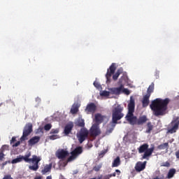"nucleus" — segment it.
Returning <instances> with one entry per match:
<instances>
[{
  "instance_id": "35",
  "label": "nucleus",
  "mask_w": 179,
  "mask_h": 179,
  "mask_svg": "<svg viewBox=\"0 0 179 179\" xmlns=\"http://www.w3.org/2000/svg\"><path fill=\"white\" fill-rule=\"evenodd\" d=\"M122 93H124V94H127L128 96L129 94H131V92H129V90H128L127 88H124V85H123V88L122 90Z\"/></svg>"
},
{
  "instance_id": "53",
  "label": "nucleus",
  "mask_w": 179,
  "mask_h": 179,
  "mask_svg": "<svg viewBox=\"0 0 179 179\" xmlns=\"http://www.w3.org/2000/svg\"><path fill=\"white\" fill-rule=\"evenodd\" d=\"M0 160H2V157H0Z\"/></svg>"
},
{
  "instance_id": "52",
  "label": "nucleus",
  "mask_w": 179,
  "mask_h": 179,
  "mask_svg": "<svg viewBox=\"0 0 179 179\" xmlns=\"http://www.w3.org/2000/svg\"><path fill=\"white\" fill-rule=\"evenodd\" d=\"M32 157H37V156H36V155H34V156H32Z\"/></svg>"
},
{
  "instance_id": "11",
  "label": "nucleus",
  "mask_w": 179,
  "mask_h": 179,
  "mask_svg": "<svg viewBox=\"0 0 179 179\" xmlns=\"http://www.w3.org/2000/svg\"><path fill=\"white\" fill-rule=\"evenodd\" d=\"M56 157H69V152L66 148L65 149H58L55 152Z\"/></svg>"
},
{
  "instance_id": "38",
  "label": "nucleus",
  "mask_w": 179,
  "mask_h": 179,
  "mask_svg": "<svg viewBox=\"0 0 179 179\" xmlns=\"http://www.w3.org/2000/svg\"><path fill=\"white\" fill-rule=\"evenodd\" d=\"M94 86H95L96 89H100V87H101V85L96 81L94 82Z\"/></svg>"
},
{
  "instance_id": "51",
  "label": "nucleus",
  "mask_w": 179,
  "mask_h": 179,
  "mask_svg": "<svg viewBox=\"0 0 179 179\" xmlns=\"http://www.w3.org/2000/svg\"><path fill=\"white\" fill-rule=\"evenodd\" d=\"M17 157H23V156L19 155Z\"/></svg>"
},
{
  "instance_id": "14",
  "label": "nucleus",
  "mask_w": 179,
  "mask_h": 179,
  "mask_svg": "<svg viewBox=\"0 0 179 179\" xmlns=\"http://www.w3.org/2000/svg\"><path fill=\"white\" fill-rule=\"evenodd\" d=\"M9 153V145H3L0 148V157H5Z\"/></svg>"
},
{
  "instance_id": "47",
  "label": "nucleus",
  "mask_w": 179,
  "mask_h": 179,
  "mask_svg": "<svg viewBox=\"0 0 179 179\" xmlns=\"http://www.w3.org/2000/svg\"><path fill=\"white\" fill-rule=\"evenodd\" d=\"M176 157H179V150L176 152Z\"/></svg>"
},
{
  "instance_id": "10",
  "label": "nucleus",
  "mask_w": 179,
  "mask_h": 179,
  "mask_svg": "<svg viewBox=\"0 0 179 179\" xmlns=\"http://www.w3.org/2000/svg\"><path fill=\"white\" fill-rule=\"evenodd\" d=\"M85 111L87 114H94L97 111V106L96 103L91 102L87 105Z\"/></svg>"
},
{
  "instance_id": "22",
  "label": "nucleus",
  "mask_w": 179,
  "mask_h": 179,
  "mask_svg": "<svg viewBox=\"0 0 179 179\" xmlns=\"http://www.w3.org/2000/svg\"><path fill=\"white\" fill-rule=\"evenodd\" d=\"M150 98V95L145 94L143 97V101H142V106L143 108L145 107H148V106H149V99Z\"/></svg>"
},
{
  "instance_id": "54",
  "label": "nucleus",
  "mask_w": 179,
  "mask_h": 179,
  "mask_svg": "<svg viewBox=\"0 0 179 179\" xmlns=\"http://www.w3.org/2000/svg\"><path fill=\"white\" fill-rule=\"evenodd\" d=\"M0 90H1V86H0Z\"/></svg>"
},
{
  "instance_id": "28",
  "label": "nucleus",
  "mask_w": 179,
  "mask_h": 179,
  "mask_svg": "<svg viewBox=\"0 0 179 179\" xmlns=\"http://www.w3.org/2000/svg\"><path fill=\"white\" fill-rule=\"evenodd\" d=\"M157 149L159 150H164V149H169V143H162L157 146Z\"/></svg>"
},
{
  "instance_id": "2",
  "label": "nucleus",
  "mask_w": 179,
  "mask_h": 179,
  "mask_svg": "<svg viewBox=\"0 0 179 179\" xmlns=\"http://www.w3.org/2000/svg\"><path fill=\"white\" fill-rule=\"evenodd\" d=\"M169 103H170V99L169 98H166L165 99L157 98L152 101L150 107L151 110H153L154 115H155V117H159L166 114Z\"/></svg>"
},
{
  "instance_id": "24",
  "label": "nucleus",
  "mask_w": 179,
  "mask_h": 179,
  "mask_svg": "<svg viewBox=\"0 0 179 179\" xmlns=\"http://www.w3.org/2000/svg\"><path fill=\"white\" fill-rule=\"evenodd\" d=\"M153 92H155V83H152L151 85L148 87L146 94L148 96H151Z\"/></svg>"
},
{
  "instance_id": "49",
  "label": "nucleus",
  "mask_w": 179,
  "mask_h": 179,
  "mask_svg": "<svg viewBox=\"0 0 179 179\" xmlns=\"http://www.w3.org/2000/svg\"><path fill=\"white\" fill-rule=\"evenodd\" d=\"M46 179H52V177H51V176H48V177L46 178Z\"/></svg>"
},
{
  "instance_id": "40",
  "label": "nucleus",
  "mask_w": 179,
  "mask_h": 179,
  "mask_svg": "<svg viewBox=\"0 0 179 179\" xmlns=\"http://www.w3.org/2000/svg\"><path fill=\"white\" fill-rule=\"evenodd\" d=\"M20 145V141L16 142L15 144L13 145V148H17Z\"/></svg>"
},
{
  "instance_id": "31",
  "label": "nucleus",
  "mask_w": 179,
  "mask_h": 179,
  "mask_svg": "<svg viewBox=\"0 0 179 179\" xmlns=\"http://www.w3.org/2000/svg\"><path fill=\"white\" fill-rule=\"evenodd\" d=\"M77 125H78V127H80L81 128L85 127V120L79 119L77 121Z\"/></svg>"
},
{
  "instance_id": "20",
  "label": "nucleus",
  "mask_w": 179,
  "mask_h": 179,
  "mask_svg": "<svg viewBox=\"0 0 179 179\" xmlns=\"http://www.w3.org/2000/svg\"><path fill=\"white\" fill-rule=\"evenodd\" d=\"M52 166H55L54 162H51L49 164L45 166L44 169L42 170V174H47L49 171H51V169H52Z\"/></svg>"
},
{
  "instance_id": "3",
  "label": "nucleus",
  "mask_w": 179,
  "mask_h": 179,
  "mask_svg": "<svg viewBox=\"0 0 179 179\" xmlns=\"http://www.w3.org/2000/svg\"><path fill=\"white\" fill-rule=\"evenodd\" d=\"M117 67L115 66V63H113L109 69L107 70V73L106 74V83H110L111 82V76H113V80H117L120 75L124 72V69L122 68L118 69L115 73V70Z\"/></svg>"
},
{
  "instance_id": "26",
  "label": "nucleus",
  "mask_w": 179,
  "mask_h": 179,
  "mask_svg": "<svg viewBox=\"0 0 179 179\" xmlns=\"http://www.w3.org/2000/svg\"><path fill=\"white\" fill-rule=\"evenodd\" d=\"M112 127L110 129H107L106 134V135H110L113 131H114V128L115 127V124H113V122L108 124V127Z\"/></svg>"
},
{
  "instance_id": "30",
  "label": "nucleus",
  "mask_w": 179,
  "mask_h": 179,
  "mask_svg": "<svg viewBox=\"0 0 179 179\" xmlns=\"http://www.w3.org/2000/svg\"><path fill=\"white\" fill-rule=\"evenodd\" d=\"M79 111V108H78V106L76 105H73L71 109V114H76Z\"/></svg>"
},
{
  "instance_id": "36",
  "label": "nucleus",
  "mask_w": 179,
  "mask_h": 179,
  "mask_svg": "<svg viewBox=\"0 0 179 179\" xmlns=\"http://www.w3.org/2000/svg\"><path fill=\"white\" fill-rule=\"evenodd\" d=\"M51 128H52V125H51V124H47L44 126L45 131H50Z\"/></svg>"
},
{
  "instance_id": "48",
  "label": "nucleus",
  "mask_w": 179,
  "mask_h": 179,
  "mask_svg": "<svg viewBox=\"0 0 179 179\" xmlns=\"http://www.w3.org/2000/svg\"><path fill=\"white\" fill-rule=\"evenodd\" d=\"M34 179H41V176H36Z\"/></svg>"
},
{
  "instance_id": "43",
  "label": "nucleus",
  "mask_w": 179,
  "mask_h": 179,
  "mask_svg": "<svg viewBox=\"0 0 179 179\" xmlns=\"http://www.w3.org/2000/svg\"><path fill=\"white\" fill-rule=\"evenodd\" d=\"M94 170L95 171H99V170H100V167L95 166V167L94 168Z\"/></svg>"
},
{
  "instance_id": "23",
  "label": "nucleus",
  "mask_w": 179,
  "mask_h": 179,
  "mask_svg": "<svg viewBox=\"0 0 179 179\" xmlns=\"http://www.w3.org/2000/svg\"><path fill=\"white\" fill-rule=\"evenodd\" d=\"M153 128H155L153 124L150 122H148L146 124L145 134H150L153 131Z\"/></svg>"
},
{
  "instance_id": "17",
  "label": "nucleus",
  "mask_w": 179,
  "mask_h": 179,
  "mask_svg": "<svg viewBox=\"0 0 179 179\" xmlns=\"http://www.w3.org/2000/svg\"><path fill=\"white\" fill-rule=\"evenodd\" d=\"M124 87V85L121 84L120 87H113L110 89V92L112 94H121L122 93V89Z\"/></svg>"
},
{
  "instance_id": "50",
  "label": "nucleus",
  "mask_w": 179,
  "mask_h": 179,
  "mask_svg": "<svg viewBox=\"0 0 179 179\" xmlns=\"http://www.w3.org/2000/svg\"><path fill=\"white\" fill-rule=\"evenodd\" d=\"M24 157H30V155H26Z\"/></svg>"
},
{
  "instance_id": "13",
  "label": "nucleus",
  "mask_w": 179,
  "mask_h": 179,
  "mask_svg": "<svg viewBox=\"0 0 179 179\" xmlns=\"http://www.w3.org/2000/svg\"><path fill=\"white\" fill-rule=\"evenodd\" d=\"M104 120H107V116L103 115L101 113L95 114V124L96 125H100V124L104 122Z\"/></svg>"
},
{
  "instance_id": "9",
  "label": "nucleus",
  "mask_w": 179,
  "mask_h": 179,
  "mask_svg": "<svg viewBox=\"0 0 179 179\" xmlns=\"http://www.w3.org/2000/svg\"><path fill=\"white\" fill-rule=\"evenodd\" d=\"M89 136V131L86 128H82L78 134V138L80 143H83L86 138Z\"/></svg>"
},
{
  "instance_id": "37",
  "label": "nucleus",
  "mask_w": 179,
  "mask_h": 179,
  "mask_svg": "<svg viewBox=\"0 0 179 179\" xmlns=\"http://www.w3.org/2000/svg\"><path fill=\"white\" fill-rule=\"evenodd\" d=\"M59 132V129H52L50 131V134H58Z\"/></svg>"
},
{
  "instance_id": "15",
  "label": "nucleus",
  "mask_w": 179,
  "mask_h": 179,
  "mask_svg": "<svg viewBox=\"0 0 179 179\" xmlns=\"http://www.w3.org/2000/svg\"><path fill=\"white\" fill-rule=\"evenodd\" d=\"M83 152V148L80 146L76 147L71 152L70 157H78L79 155H82Z\"/></svg>"
},
{
  "instance_id": "46",
  "label": "nucleus",
  "mask_w": 179,
  "mask_h": 179,
  "mask_svg": "<svg viewBox=\"0 0 179 179\" xmlns=\"http://www.w3.org/2000/svg\"><path fill=\"white\" fill-rule=\"evenodd\" d=\"M8 164V162H5L2 164L3 167Z\"/></svg>"
},
{
  "instance_id": "29",
  "label": "nucleus",
  "mask_w": 179,
  "mask_h": 179,
  "mask_svg": "<svg viewBox=\"0 0 179 179\" xmlns=\"http://www.w3.org/2000/svg\"><path fill=\"white\" fill-rule=\"evenodd\" d=\"M24 157H17L12 160V164H16V163H20L22 160H24Z\"/></svg>"
},
{
  "instance_id": "42",
  "label": "nucleus",
  "mask_w": 179,
  "mask_h": 179,
  "mask_svg": "<svg viewBox=\"0 0 179 179\" xmlns=\"http://www.w3.org/2000/svg\"><path fill=\"white\" fill-rule=\"evenodd\" d=\"M115 173H117V176H120V174H121V171H120L119 169H116Z\"/></svg>"
},
{
  "instance_id": "27",
  "label": "nucleus",
  "mask_w": 179,
  "mask_h": 179,
  "mask_svg": "<svg viewBox=\"0 0 179 179\" xmlns=\"http://www.w3.org/2000/svg\"><path fill=\"white\" fill-rule=\"evenodd\" d=\"M120 164H121V160L120 159V157H117L114 159L112 164V167H118Z\"/></svg>"
},
{
  "instance_id": "18",
  "label": "nucleus",
  "mask_w": 179,
  "mask_h": 179,
  "mask_svg": "<svg viewBox=\"0 0 179 179\" xmlns=\"http://www.w3.org/2000/svg\"><path fill=\"white\" fill-rule=\"evenodd\" d=\"M72 129H73V123H69L64 127V134L65 135H69L72 132Z\"/></svg>"
},
{
  "instance_id": "45",
  "label": "nucleus",
  "mask_w": 179,
  "mask_h": 179,
  "mask_svg": "<svg viewBox=\"0 0 179 179\" xmlns=\"http://www.w3.org/2000/svg\"><path fill=\"white\" fill-rule=\"evenodd\" d=\"M111 178V177L110 176V175H107L106 176H104V178L103 179H110Z\"/></svg>"
},
{
  "instance_id": "25",
  "label": "nucleus",
  "mask_w": 179,
  "mask_h": 179,
  "mask_svg": "<svg viewBox=\"0 0 179 179\" xmlns=\"http://www.w3.org/2000/svg\"><path fill=\"white\" fill-rule=\"evenodd\" d=\"M148 148H149V145H148V143L143 144L138 148L139 153H145L146 152V150H148Z\"/></svg>"
},
{
  "instance_id": "6",
  "label": "nucleus",
  "mask_w": 179,
  "mask_h": 179,
  "mask_svg": "<svg viewBox=\"0 0 179 179\" xmlns=\"http://www.w3.org/2000/svg\"><path fill=\"white\" fill-rule=\"evenodd\" d=\"M179 128V117H176L168 125L167 134H176Z\"/></svg>"
},
{
  "instance_id": "33",
  "label": "nucleus",
  "mask_w": 179,
  "mask_h": 179,
  "mask_svg": "<svg viewBox=\"0 0 179 179\" xmlns=\"http://www.w3.org/2000/svg\"><path fill=\"white\" fill-rule=\"evenodd\" d=\"M49 139L51 141H55V139H59V136L57 134H53L49 136Z\"/></svg>"
},
{
  "instance_id": "16",
  "label": "nucleus",
  "mask_w": 179,
  "mask_h": 179,
  "mask_svg": "<svg viewBox=\"0 0 179 179\" xmlns=\"http://www.w3.org/2000/svg\"><path fill=\"white\" fill-rule=\"evenodd\" d=\"M60 159V164L63 166V167H65L68 163L71 162H73L76 157H69L68 159H66L65 157H59Z\"/></svg>"
},
{
  "instance_id": "44",
  "label": "nucleus",
  "mask_w": 179,
  "mask_h": 179,
  "mask_svg": "<svg viewBox=\"0 0 179 179\" xmlns=\"http://www.w3.org/2000/svg\"><path fill=\"white\" fill-rule=\"evenodd\" d=\"M109 176H110V178H111V177H115V176H117V174H116L115 172V173H113L109 174Z\"/></svg>"
},
{
  "instance_id": "21",
  "label": "nucleus",
  "mask_w": 179,
  "mask_h": 179,
  "mask_svg": "<svg viewBox=\"0 0 179 179\" xmlns=\"http://www.w3.org/2000/svg\"><path fill=\"white\" fill-rule=\"evenodd\" d=\"M155 151V145L152 146L150 148H147L143 157H149V156H152V154Z\"/></svg>"
},
{
  "instance_id": "39",
  "label": "nucleus",
  "mask_w": 179,
  "mask_h": 179,
  "mask_svg": "<svg viewBox=\"0 0 179 179\" xmlns=\"http://www.w3.org/2000/svg\"><path fill=\"white\" fill-rule=\"evenodd\" d=\"M106 153H107V150H102V151L99 153V157H103V156H104V155H106Z\"/></svg>"
},
{
  "instance_id": "32",
  "label": "nucleus",
  "mask_w": 179,
  "mask_h": 179,
  "mask_svg": "<svg viewBox=\"0 0 179 179\" xmlns=\"http://www.w3.org/2000/svg\"><path fill=\"white\" fill-rule=\"evenodd\" d=\"M170 166H171V164L170 162V161H166L165 162H162L160 164L161 167H170Z\"/></svg>"
},
{
  "instance_id": "4",
  "label": "nucleus",
  "mask_w": 179,
  "mask_h": 179,
  "mask_svg": "<svg viewBox=\"0 0 179 179\" xmlns=\"http://www.w3.org/2000/svg\"><path fill=\"white\" fill-rule=\"evenodd\" d=\"M124 107L120 104L117 105L115 108H113L112 110V122L113 124H118V121L124 118Z\"/></svg>"
},
{
  "instance_id": "34",
  "label": "nucleus",
  "mask_w": 179,
  "mask_h": 179,
  "mask_svg": "<svg viewBox=\"0 0 179 179\" xmlns=\"http://www.w3.org/2000/svg\"><path fill=\"white\" fill-rule=\"evenodd\" d=\"M101 96H103L105 97H108V96H110V92L108 91H102L100 94Z\"/></svg>"
},
{
  "instance_id": "5",
  "label": "nucleus",
  "mask_w": 179,
  "mask_h": 179,
  "mask_svg": "<svg viewBox=\"0 0 179 179\" xmlns=\"http://www.w3.org/2000/svg\"><path fill=\"white\" fill-rule=\"evenodd\" d=\"M24 162L26 163H29V164H33L32 166L30 165L29 166V170H32V171H37L38 170V163L41 162V158L40 157H33V158H29V157H24L23 158Z\"/></svg>"
},
{
  "instance_id": "8",
  "label": "nucleus",
  "mask_w": 179,
  "mask_h": 179,
  "mask_svg": "<svg viewBox=\"0 0 179 179\" xmlns=\"http://www.w3.org/2000/svg\"><path fill=\"white\" fill-rule=\"evenodd\" d=\"M90 136L91 138H96V136H99V135L101 134V130H100V127L97 124H94L90 129L89 131Z\"/></svg>"
},
{
  "instance_id": "41",
  "label": "nucleus",
  "mask_w": 179,
  "mask_h": 179,
  "mask_svg": "<svg viewBox=\"0 0 179 179\" xmlns=\"http://www.w3.org/2000/svg\"><path fill=\"white\" fill-rule=\"evenodd\" d=\"M15 142H16V137L13 136L10 141V144L12 145L13 143H15Z\"/></svg>"
},
{
  "instance_id": "19",
  "label": "nucleus",
  "mask_w": 179,
  "mask_h": 179,
  "mask_svg": "<svg viewBox=\"0 0 179 179\" xmlns=\"http://www.w3.org/2000/svg\"><path fill=\"white\" fill-rule=\"evenodd\" d=\"M40 136H35L29 140L28 143L30 146H33V145H36V143H38L40 142Z\"/></svg>"
},
{
  "instance_id": "7",
  "label": "nucleus",
  "mask_w": 179,
  "mask_h": 179,
  "mask_svg": "<svg viewBox=\"0 0 179 179\" xmlns=\"http://www.w3.org/2000/svg\"><path fill=\"white\" fill-rule=\"evenodd\" d=\"M31 132H33V124L31 123H27L24 127L20 141L22 142H23V141H26V138H27V136H29Z\"/></svg>"
},
{
  "instance_id": "1",
  "label": "nucleus",
  "mask_w": 179,
  "mask_h": 179,
  "mask_svg": "<svg viewBox=\"0 0 179 179\" xmlns=\"http://www.w3.org/2000/svg\"><path fill=\"white\" fill-rule=\"evenodd\" d=\"M128 113L125 116V119L131 125H143L146 124V122L149 120L147 115L140 116L138 118L134 115L135 113V99L134 96L130 97L129 102L128 103Z\"/></svg>"
},
{
  "instance_id": "12",
  "label": "nucleus",
  "mask_w": 179,
  "mask_h": 179,
  "mask_svg": "<svg viewBox=\"0 0 179 179\" xmlns=\"http://www.w3.org/2000/svg\"><path fill=\"white\" fill-rule=\"evenodd\" d=\"M146 163L147 162L145 161L143 162H138L136 164V166L134 167L137 173H141V171H143V170L145 169H146Z\"/></svg>"
}]
</instances>
